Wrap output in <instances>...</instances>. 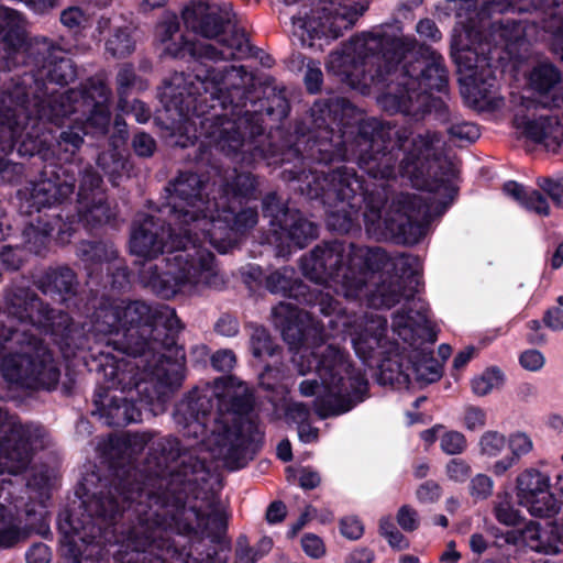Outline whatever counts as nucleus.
I'll list each match as a JSON object with an SVG mask.
<instances>
[{"label": "nucleus", "mask_w": 563, "mask_h": 563, "mask_svg": "<svg viewBox=\"0 0 563 563\" xmlns=\"http://www.w3.org/2000/svg\"><path fill=\"white\" fill-rule=\"evenodd\" d=\"M148 433L109 437L98 445L112 472L111 484L87 473L76 495L78 511L58 517L60 549L71 563L98 562L115 547L117 563H223L214 545L227 514L211 493L209 471L196 449L173 437L153 442L147 475L134 460Z\"/></svg>", "instance_id": "1"}, {"label": "nucleus", "mask_w": 563, "mask_h": 563, "mask_svg": "<svg viewBox=\"0 0 563 563\" xmlns=\"http://www.w3.org/2000/svg\"><path fill=\"white\" fill-rule=\"evenodd\" d=\"M297 140L282 163L284 180L297 181L301 195L336 208L347 231L363 212L366 230L386 229L404 244L418 243L434 213L453 200L454 167L443 158L439 132L412 139L376 118H361L343 99L316 101L309 117L296 126Z\"/></svg>", "instance_id": "2"}, {"label": "nucleus", "mask_w": 563, "mask_h": 563, "mask_svg": "<svg viewBox=\"0 0 563 563\" xmlns=\"http://www.w3.org/2000/svg\"><path fill=\"white\" fill-rule=\"evenodd\" d=\"M265 288L274 295L292 298L329 318L328 328L310 313L290 302H279L272 309L275 327L290 349L296 350L292 362L300 375L314 372L323 387L314 400L316 413L324 419L340 416L364 401L368 394L365 373L355 368L349 354L333 344L321 343L330 336L349 335L360 314L349 312L341 303L319 288H309L291 266L267 273Z\"/></svg>", "instance_id": "3"}, {"label": "nucleus", "mask_w": 563, "mask_h": 563, "mask_svg": "<svg viewBox=\"0 0 563 563\" xmlns=\"http://www.w3.org/2000/svg\"><path fill=\"white\" fill-rule=\"evenodd\" d=\"M7 323L0 324V360L3 378L30 389L53 390L60 369L41 334H49L65 358L76 351L92 350L95 344L112 347L121 340L123 327L120 299L101 298L89 321L80 327L65 312L56 311L29 288H13L5 294Z\"/></svg>", "instance_id": "4"}, {"label": "nucleus", "mask_w": 563, "mask_h": 563, "mask_svg": "<svg viewBox=\"0 0 563 563\" xmlns=\"http://www.w3.org/2000/svg\"><path fill=\"white\" fill-rule=\"evenodd\" d=\"M327 69L362 93L372 86L386 87L382 106L416 119L439 109L442 100L431 98L430 92H442L448 86L441 54L385 26L352 36L329 55Z\"/></svg>", "instance_id": "5"}, {"label": "nucleus", "mask_w": 563, "mask_h": 563, "mask_svg": "<svg viewBox=\"0 0 563 563\" xmlns=\"http://www.w3.org/2000/svg\"><path fill=\"white\" fill-rule=\"evenodd\" d=\"M198 82L209 92V99L220 107L221 112L202 121L208 136L229 153L244 148L243 161L252 165L271 156L266 150L263 114L276 121L287 117L289 102L285 88L273 77L261 82V98L256 93L255 77L244 66H200L197 69Z\"/></svg>", "instance_id": "6"}, {"label": "nucleus", "mask_w": 563, "mask_h": 563, "mask_svg": "<svg viewBox=\"0 0 563 563\" xmlns=\"http://www.w3.org/2000/svg\"><path fill=\"white\" fill-rule=\"evenodd\" d=\"M162 217L143 214L133 223L130 252L137 257L140 284L164 299L221 289L225 278L199 233Z\"/></svg>", "instance_id": "7"}, {"label": "nucleus", "mask_w": 563, "mask_h": 563, "mask_svg": "<svg viewBox=\"0 0 563 563\" xmlns=\"http://www.w3.org/2000/svg\"><path fill=\"white\" fill-rule=\"evenodd\" d=\"M34 70L12 78L0 92V117L3 112L27 111L36 109V118L55 123L84 108L90 110L89 123L96 132H104L110 125L111 90L104 80L90 77L79 89L64 92L51 91L47 82L66 86L75 80L77 70L74 62L47 37L35 38L26 49V60Z\"/></svg>", "instance_id": "8"}, {"label": "nucleus", "mask_w": 563, "mask_h": 563, "mask_svg": "<svg viewBox=\"0 0 563 563\" xmlns=\"http://www.w3.org/2000/svg\"><path fill=\"white\" fill-rule=\"evenodd\" d=\"M254 398L234 376L221 377L195 388L175 408L174 419L186 437L197 440L231 471L253 460L263 441L254 419Z\"/></svg>", "instance_id": "9"}, {"label": "nucleus", "mask_w": 563, "mask_h": 563, "mask_svg": "<svg viewBox=\"0 0 563 563\" xmlns=\"http://www.w3.org/2000/svg\"><path fill=\"white\" fill-rule=\"evenodd\" d=\"M416 317L399 311L391 321L388 335L386 318L364 313L351 329L349 336L355 354L368 366L376 365L389 383L409 380L431 384L442 376L441 363L432 356L437 330L431 323L424 300L412 301Z\"/></svg>", "instance_id": "10"}, {"label": "nucleus", "mask_w": 563, "mask_h": 563, "mask_svg": "<svg viewBox=\"0 0 563 563\" xmlns=\"http://www.w3.org/2000/svg\"><path fill=\"white\" fill-rule=\"evenodd\" d=\"M90 110L84 108L55 123L41 119L33 126L36 109L27 111L3 112L0 117V179L7 183L18 180L23 174V166L8 158L16 144L19 156L38 155L43 159L56 157L65 163H71L84 144L86 134L104 135L96 132L89 123Z\"/></svg>", "instance_id": "11"}, {"label": "nucleus", "mask_w": 563, "mask_h": 563, "mask_svg": "<svg viewBox=\"0 0 563 563\" xmlns=\"http://www.w3.org/2000/svg\"><path fill=\"white\" fill-rule=\"evenodd\" d=\"M123 332L119 345L121 358L110 356V352L100 350L106 356V375L110 376L112 385L123 383L119 375L131 374L134 369L144 367H166V362L173 360L177 352L185 356L177 338L183 329L174 308L167 305L151 306L142 300L120 299Z\"/></svg>", "instance_id": "12"}, {"label": "nucleus", "mask_w": 563, "mask_h": 563, "mask_svg": "<svg viewBox=\"0 0 563 563\" xmlns=\"http://www.w3.org/2000/svg\"><path fill=\"white\" fill-rule=\"evenodd\" d=\"M104 388L120 390L121 395H97L95 405L99 417L110 427H124L142 420L143 410L158 415L165 410V402L170 393L184 378V355L177 352L166 367H141L131 374L119 375L123 383L113 384L106 375V363H101Z\"/></svg>", "instance_id": "13"}, {"label": "nucleus", "mask_w": 563, "mask_h": 563, "mask_svg": "<svg viewBox=\"0 0 563 563\" xmlns=\"http://www.w3.org/2000/svg\"><path fill=\"white\" fill-rule=\"evenodd\" d=\"M155 43L161 56L173 59L190 58L196 62L192 74H175L166 84L163 97L170 98L172 104L180 110L183 115L190 112L203 113L209 99V92L198 82L197 69L200 66L216 67L207 62H217V58L241 55L245 46L241 37L234 46L218 52L216 45L196 41L189 33L180 27L176 15L162 20L155 27Z\"/></svg>", "instance_id": "14"}, {"label": "nucleus", "mask_w": 563, "mask_h": 563, "mask_svg": "<svg viewBox=\"0 0 563 563\" xmlns=\"http://www.w3.org/2000/svg\"><path fill=\"white\" fill-rule=\"evenodd\" d=\"M387 253L380 247H366L330 241L317 244L300 260L302 274L324 292L333 289L344 298L358 297L366 284L363 266L377 268L386 263Z\"/></svg>", "instance_id": "15"}, {"label": "nucleus", "mask_w": 563, "mask_h": 563, "mask_svg": "<svg viewBox=\"0 0 563 563\" xmlns=\"http://www.w3.org/2000/svg\"><path fill=\"white\" fill-rule=\"evenodd\" d=\"M258 186L256 176L236 170L231 181L221 185L219 198H213L216 217H211L210 222L213 230L205 235L209 239V245L218 252H229L239 236L258 223L257 207L250 205V201L257 199Z\"/></svg>", "instance_id": "16"}, {"label": "nucleus", "mask_w": 563, "mask_h": 563, "mask_svg": "<svg viewBox=\"0 0 563 563\" xmlns=\"http://www.w3.org/2000/svg\"><path fill=\"white\" fill-rule=\"evenodd\" d=\"M367 8V0H317L292 16V34L302 46L322 51L353 27Z\"/></svg>", "instance_id": "17"}, {"label": "nucleus", "mask_w": 563, "mask_h": 563, "mask_svg": "<svg viewBox=\"0 0 563 563\" xmlns=\"http://www.w3.org/2000/svg\"><path fill=\"white\" fill-rule=\"evenodd\" d=\"M366 274V284L358 297L365 298L367 305L372 308H391L401 299L408 302L400 311L408 312L416 317L412 301L419 300L413 297L412 284L418 285V275L422 269L421 261L418 256L411 254H398L394 257L387 255L386 263L377 268L363 266ZM420 300H422L420 298ZM399 312V310H398ZM397 311L393 314V317Z\"/></svg>", "instance_id": "18"}, {"label": "nucleus", "mask_w": 563, "mask_h": 563, "mask_svg": "<svg viewBox=\"0 0 563 563\" xmlns=\"http://www.w3.org/2000/svg\"><path fill=\"white\" fill-rule=\"evenodd\" d=\"M209 181L207 178L192 173L180 172L172 179L166 192L167 202L161 207L158 213L175 220L179 224V230L190 229V232H200V240L209 244V239L205 238L211 225V217H216L213 199H209Z\"/></svg>", "instance_id": "19"}, {"label": "nucleus", "mask_w": 563, "mask_h": 563, "mask_svg": "<svg viewBox=\"0 0 563 563\" xmlns=\"http://www.w3.org/2000/svg\"><path fill=\"white\" fill-rule=\"evenodd\" d=\"M454 30L451 55L456 64L461 92L478 102L484 100L495 85L490 60L495 59L488 41H483L477 23Z\"/></svg>", "instance_id": "20"}, {"label": "nucleus", "mask_w": 563, "mask_h": 563, "mask_svg": "<svg viewBox=\"0 0 563 563\" xmlns=\"http://www.w3.org/2000/svg\"><path fill=\"white\" fill-rule=\"evenodd\" d=\"M262 210L264 218L269 219L267 241L276 247L279 257L290 255L292 246L303 249L318 236L314 223L298 210L289 209L275 191L263 197Z\"/></svg>", "instance_id": "21"}, {"label": "nucleus", "mask_w": 563, "mask_h": 563, "mask_svg": "<svg viewBox=\"0 0 563 563\" xmlns=\"http://www.w3.org/2000/svg\"><path fill=\"white\" fill-rule=\"evenodd\" d=\"M181 18L188 30L202 37L216 40L219 45L216 46L218 52L234 46L239 37L243 40L245 52L236 56L217 58V62L243 59L249 56L251 51L249 38L244 30L238 25L236 15L230 4L187 7L181 12Z\"/></svg>", "instance_id": "22"}, {"label": "nucleus", "mask_w": 563, "mask_h": 563, "mask_svg": "<svg viewBox=\"0 0 563 563\" xmlns=\"http://www.w3.org/2000/svg\"><path fill=\"white\" fill-rule=\"evenodd\" d=\"M76 181L71 164L44 169L37 179L27 181L18 190L20 212L40 216L64 205L73 196Z\"/></svg>", "instance_id": "23"}, {"label": "nucleus", "mask_w": 563, "mask_h": 563, "mask_svg": "<svg viewBox=\"0 0 563 563\" xmlns=\"http://www.w3.org/2000/svg\"><path fill=\"white\" fill-rule=\"evenodd\" d=\"M79 173L76 214H67L66 222L74 219L76 223L95 228L110 222L115 213L109 205L102 189V178L91 165H87Z\"/></svg>", "instance_id": "24"}, {"label": "nucleus", "mask_w": 563, "mask_h": 563, "mask_svg": "<svg viewBox=\"0 0 563 563\" xmlns=\"http://www.w3.org/2000/svg\"><path fill=\"white\" fill-rule=\"evenodd\" d=\"M45 430L34 423H13L0 440V474L16 475L29 466L32 454L44 446Z\"/></svg>", "instance_id": "25"}, {"label": "nucleus", "mask_w": 563, "mask_h": 563, "mask_svg": "<svg viewBox=\"0 0 563 563\" xmlns=\"http://www.w3.org/2000/svg\"><path fill=\"white\" fill-rule=\"evenodd\" d=\"M550 476L537 468L522 471L516 479L518 504L533 517L551 518L559 514L562 503L550 492Z\"/></svg>", "instance_id": "26"}, {"label": "nucleus", "mask_w": 563, "mask_h": 563, "mask_svg": "<svg viewBox=\"0 0 563 563\" xmlns=\"http://www.w3.org/2000/svg\"><path fill=\"white\" fill-rule=\"evenodd\" d=\"M529 89L533 98H522L518 109L530 111L532 108H560L563 106V76L552 64L541 63L534 66L528 76Z\"/></svg>", "instance_id": "27"}, {"label": "nucleus", "mask_w": 563, "mask_h": 563, "mask_svg": "<svg viewBox=\"0 0 563 563\" xmlns=\"http://www.w3.org/2000/svg\"><path fill=\"white\" fill-rule=\"evenodd\" d=\"M250 345L254 357L261 360L265 357L273 358V363L267 364L260 374V385L266 390H272L284 397L286 394V386L283 384L285 366L279 362L282 350L273 342L268 331L261 325L252 328Z\"/></svg>", "instance_id": "28"}, {"label": "nucleus", "mask_w": 563, "mask_h": 563, "mask_svg": "<svg viewBox=\"0 0 563 563\" xmlns=\"http://www.w3.org/2000/svg\"><path fill=\"white\" fill-rule=\"evenodd\" d=\"M54 232L58 243H68L75 232L74 219L66 222L60 212L37 216L23 230L24 245L30 252L41 254Z\"/></svg>", "instance_id": "29"}, {"label": "nucleus", "mask_w": 563, "mask_h": 563, "mask_svg": "<svg viewBox=\"0 0 563 563\" xmlns=\"http://www.w3.org/2000/svg\"><path fill=\"white\" fill-rule=\"evenodd\" d=\"M526 109H517L515 128L530 141L542 144L548 151L563 152V120L556 115L531 119Z\"/></svg>", "instance_id": "30"}, {"label": "nucleus", "mask_w": 563, "mask_h": 563, "mask_svg": "<svg viewBox=\"0 0 563 563\" xmlns=\"http://www.w3.org/2000/svg\"><path fill=\"white\" fill-rule=\"evenodd\" d=\"M15 484L11 479H0V547L10 548L24 540L29 532L22 526L20 510L23 497H14Z\"/></svg>", "instance_id": "31"}, {"label": "nucleus", "mask_w": 563, "mask_h": 563, "mask_svg": "<svg viewBox=\"0 0 563 563\" xmlns=\"http://www.w3.org/2000/svg\"><path fill=\"white\" fill-rule=\"evenodd\" d=\"M25 19L16 10L0 5V71L15 66L24 45Z\"/></svg>", "instance_id": "32"}, {"label": "nucleus", "mask_w": 563, "mask_h": 563, "mask_svg": "<svg viewBox=\"0 0 563 563\" xmlns=\"http://www.w3.org/2000/svg\"><path fill=\"white\" fill-rule=\"evenodd\" d=\"M34 284L44 295L57 296L67 307H70L69 301H74V307L80 310L77 303L79 284L75 272L70 267H49L36 277Z\"/></svg>", "instance_id": "33"}, {"label": "nucleus", "mask_w": 563, "mask_h": 563, "mask_svg": "<svg viewBox=\"0 0 563 563\" xmlns=\"http://www.w3.org/2000/svg\"><path fill=\"white\" fill-rule=\"evenodd\" d=\"M76 253L89 278H101L104 271L111 269V263L119 254L115 245L109 241H81Z\"/></svg>", "instance_id": "34"}, {"label": "nucleus", "mask_w": 563, "mask_h": 563, "mask_svg": "<svg viewBox=\"0 0 563 563\" xmlns=\"http://www.w3.org/2000/svg\"><path fill=\"white\" fill-rule=\"evenodd\" d=\"M165 99H166V108H167V110L168 111H172V110L176 111L178 113V117H179L178 118L179 122L195 128V133L192 135L194 140H200L201 139V145L202 146L214 147L216 150L222 152L227 156H232L233 158L239 159V162H241L242 164H245V162L243 161V155H244V153H246L245 152L246 151L245 147L241 148V150H238L236 152H232V153L223 151V150H221L217 145V142L214 140H212L211 137L208 136L207 129H203V126H202V121H205L209 117H213L216 111L218 113L221 112L220 107H217V108L213 107L216 102H213L211 99H208L207 106L205 108L206 111L203 113L200 114L198 112L196 113V112L192 111L188 115H183L180 113V110L178 108H176L174 104H172L170 98H165ZM188 140H191V136H188Z\"/></svg>", "instance_id": "35"}, {"label": "nucleus", "mask_w": 563, "mask_h": 563, "mask_svg": "<svg viewBox=\"0 0 563 563\" xmlns=\"http://www.w3.org/2000/svg\"><path fill=\"white\" fill-rule=\"evenodd\" d=\"M435 111L438 119L449 124L446 133L451 142L462 145L464 143H473L479 137L478 126L472 122L452 117L443 101H439V109Z\"/></svg>", "instance_id": "36"}, {"label": "nucleus", "mask_w": 563, "mask_h": 563, "mask_svg": "<svg viewBox=\"0 0 563 563\" xmlns=\"http://www.w3.org/2000/svg\"><path fill=\"white\" fill-rule=\"evenodd\" d=\"M503 191L511 197L526 210L547 217L550 214V206L547 198L538 190L526 189L517 181L509 180L504 184Z\"/></svg>", "instance_id": "37"}, {"label": "nucleus", "mask_w": 563, "mask_h": 563, "mask_svg": "<svg viewBox=\"0 0 563 563\" xmlns=\"http://www.w3.org/2000/svg\"><path fill=\"white\" fill-rule=\"evenodd\" d=\"M490 35L495 42L492 46L496 58H500L497 53L498 46L508 49L510 45L518 43L525 36V27L521 22L510 19H504L492 24Z\"/></svg>", "instance_id": "38"}, {"label": "nucleus", "mask_w": 563, "mask_h": 563, "mask_svg": "<svg viewBox=\"0 0 563 563\" xmlns=\"http://www.w3.org/2000/svg\"><path fill=\"white\" fill-rule=\"evenodd\" d=\"M273 541L263 537L255 547H251L247 538L241 536L236 540L235 558L239 563H256L272 550Z\"/></svg>", "instance_id": "39"}, {"label": "nucleus", "mask_w": 563, "mask_h": 563, "mask_svg": "<svg viewBox=\"0 0 563 563\" xmlns=\"http://www.w3.org/2000/svg\"><path fill=\"white\" fill-rule=\"evenodd\" d=\"M135 48L130 26H119L106 42V49L113 57L122 58L130 55Z\"/></svg>", "instance_id": "40"}, {"label": "nucleus", "mask_w": 563, "mask_h": 563, "mask_svg": "<svg viewBox=\"0 0 563 563\" xmlns=\"http://www.w3.org/2000/svg\"><path fill=\"white\" fill-rule=\"evenodd\" d=\"M96 163L109 177L112 184H117V179L128 167V161L115 147L101 152L98 155Z\"/></svg>", "instance_id": "41"}, {"label": "nucleus", "mask_w": 563, "mask_h": 563, "mask_svg": "<svg viewBox=\"0 0 563 563\" xmlns=\"http://www.w3.org/2000/svg\"><path fill=\"white\" fill-rule=\"evenodd\" d=\"M505 382L504 373L497 367H489L478 376H475L472 382V390L475 395L484 397L495 389H499Z\"/></svg>", "instance_id": "42"}, {"label": "nucleus", "mask_w": 563, "mask_h": 563, "mask_svg": "<svg viewBox=\"0 0 563 563\" xmlns=\"http://www.w3.org/2000/svg\"><path fill=\"white\" fill-rule=\"evenodd\" d=\"M496 520L505 526H516L521 521L520 511L514 506L508 494L498 495L494 506Z\"/></svg>", "instance_id": "43"}, {"label": "nucleus", "mask_w": 563, "mask_h": 563, "mask_svg": "<svg viewBox=\"0 0 563 563\" xmlns=\"http://www.w3.org/2000/svg\"><path fill=\"white\" fill-rule=\"evenodd\" d=\"M507 445V438L496 430L485 431L479 438L478 446L482 455L496 457L501 454Z\"/></svg>", "instance_id": "44"}, {"label": "nucleus", "mask_w": 563, "mask_h": 563, "mask_svg": "<svg viewBox=\"0 0 563 563\" xmlns=\"http://www.w3.org/2000/svg\"><path fill=\"white\" fill-rule=\"evenodd\" d=\"M136 76L131 65H124L117 75L118 109L121 112L128 111V91L134 86Z\"/></svg>", "instance_id": "45"}, {"label": "nucleus", "mask_w": 563, "mask_h": 563, "mask_svg": "<svg viewBox=\"0 0 563 563\" xmlns=\"http://www.w3.org/2000/svg\"><path fill=\"white\" fill-rule=\"evenodd\" d=\"M89 20L88 14L79 7H69L60 12L59 21L70 32H79Z\"/></svg>", "instance_id": "46"}, {"label": "nucleus", "mask_w": 563, "mask_h": 563, "mask_svg": "<svg viewBox=\"0 0 563 563\" xmlns=\"http://www.w3.org/2000/svg\"><path fill=\"white\" fill-rule=\"evenodd\" d=\"M466 438L459 431H445L440 437V448L445 454H461L466 450Z\"/></svg>", "instance_id": "47"}, {"label": "nucleus", "mask_w": 563, "mask_h": 563, "mask_svg": "<svg viewBox=\"0 0 563 563\" xmlns=\"http://www.w3.org/2000/svg\"><path fill=\"white\" fill-rule=\"evenodd\" d=\"M113 289L122 290L130 284V273L124 261L118 255L117 260L111 263V269L104 271Z\"/></svg>", "instance_id": "48"}, {"label": "nucleus", "mask_w": 563, "mask_h": 563, "mask_svg": "<svg viewBox=\"0 0 563 563\" xmlns=\"http://www.w3.org/2000/svg\"><path fill=\"white\" fill-rule=\"evenodd\" d=\"M493 488L494 482L486 474H476L470 482V494L475 499H487L492 495Z\"/></svg>", "instance_id": "49"}, {"label": "nucleus", "mask_w": 563, "mask_h": 563, "mask_svg": "<svg viewBox=\"0 0 563 563\" xmlns=\"http://www.w3.org/2000/svg\"><path fill=\"white\" fill-rule=\"evenodd\" d=\"M445 473L449 479L455 483H464L470 478L472 467L463 459H452L445 466Z\"/></svg>", "instance_id": "50"}, {"label": "nucleus", "mask_w": 563, "mask_h": 563, "mask_svg": "<svg viewBox=\"0 0 563 563\" xmlns=\"http://www.w3.org/2000/svg\"><path fill=\"white\" fill-rule=\"evenodd\" d=\"M507 444L511 450V456L516 457L517 461L526 454H528L532 448L533 443L530 437L525 432H515L507 440Z\"/></svg>", "instance_id": "51"}, {"label": "nucleus", "mask_w": 563, "mask_h": 563, "mask_svg": "<svg viewBox=\"0 0 563 563\" xmlns=\"http://www.w3.org/2000/svg\"><path fill=\"white\" fill-rule=\"evenodd\" d=\"M538 185L556 207L563 209V177L559 179L542 178L538 180Z\"/></svg>", "instance_id": "52"}, {"label": "nucleus", "mask_w": 563, "mask_h": 563, "mask_svg": "<svg viewBox=\"0 0 563 563\" xmlns=\"http://www.w3.org/2000/svg\"><path fill=\"white\" fill-rule=\"evenodd\" d=\"M132 147L140 157H151L156 150L155 140L145 132H139L133 136Z\"/></svg>", "instance_id": "53"}, {"label": "nucleus", "mask_w": 563, "mask_h": 563, "mask_svg": "<svg viewBox=\"0 0 563 563\" xmlns=\"http://www.w3.org/2000/svg\"><path fill=\"white\" fill-rule=\"evenodd\" d=\"M519 363L529 372H539L545 364V357L539 350L529 349L520 354Z\"/></svg>", "instance_id": "54"}, {"label": "nucleus", "mask_w": 563, "mask_h": 563, "mask_svg": "<svg viewBox=\"0 0 563 563\" xmlns=\"http://www.w3.org/2000/svg\"><path fill=\"white\" fill-rule=\"evenodd\" d=\"M464 427L470 431L479 430L486 424V411L479 407L468 406L465 408Z\"/></svg>", "instance_id": "55"}, {"label": "nucleus", "mask_w": 563, "mask_h": 563, "mask_svg": "<svg viewBox=\"0 0 563 563\" xmlns=\"http://www.w3.org/2000/svg\"><path fill=\"white\" fill-rule=\"evenodd\" d=\"M310 417V410L307 405L302 402H290L286 406L285 418L288 423H296L297 427L307 422Z\"/></svg>", "instance_id": "56"}, {"label": "nucleus", "mask_w": 563, "mask_h": 563, "mask_svg": "<svg viewBox=\"0 0 563 563\" xmlns=\"http://www.w3.org/2000/svg\"><path fill=\"white\" fill-rule=\"evenodd\" d=\"M555 533L554 529L551 530H544L541 531V538H538V542L540 543V548H532V551L543 553L547 555H554L560 553V545L561 544L558 540H555Z\"/></svg>", "instance_id": "57"}, {"label": "nucleus", "mask_w": 563, "mask_h": 563, "mask_svg": "<svg viewBox=\"0 0 563 563\" xmlns=\"http://www.w3.org/2000/svg\"><path fill=\"white\" fill-rule=\"evenodd\" d=\"M441 494L442 489L434 481H427L422 483L416 492L418 500L423 504L435 503L441 497Z\"/></svg>", "instance_id": "58"}, {"label": "nucleus", "mask_w": 563, "mask_h": 563, "mask_svg": "<svg viewBox=\"0 0 563 563\" xmlns=\"http://www.w3.org/2000/svg\"><path fill=\"white\" fill-rule=\"evenodd\" d=\"M235 363L236 357L231 350H220L211 356L212 367L219 372H230Z\"/></svg>", "instance_id": "59"}, {"label": "nucleus", "mask_w": 563, "mask_h": 563, "mask_svg": "<svg viewBox=\"0 0 563 563\" xmlns=\"http://www.w3.org/2000/svg\"><path fill=\"white\" fill-rule=\"evenodd\" d=\"M397 522L405 531H413L419 527V517L415 509L402 506L398 510Z\"/></svg>", "instance_id": "60"}, {"label": "nucleus", "mask_w": 563, "mask_h": 563, "mask_svg": "<svg viewBox=\"0 0 563 563\" xmlns=\"http://www.w3.org/2000/svg\"><path fill=\"white\" fill-rule=\"evenodd\" d=\"M341 533L351 540H357L362 537L364 528L362 522L355 517H346L341 520Z\"/></svg>", "instance_id": "61"}, {"label": "nucleus", "mask_w": 563, "mask_h": 563, "mask_svg": "<svg viewBox=\"0 0 563 563\" xmlns=\"http://www.w3.org/2000/svg\"><path fill=\"white\" fill-rule=\"evenodd\" d=\"M542 528L539 523L534 521H530L526 525V527L521 531V540L526 547L530 550L532 548H540V543L538 542V538H541Z\"/></svg>", "instance_id": "62"}, {"label": "nucleus", "mask_w": 563, "mask_h": 563, "mask_svg": "<svg viewBox=\"0 0 563 563\" xmlns=\"http://www.w3.org/2000/svg\"><path fill=\"white\" fill-rule=\"evenodd\" d=\"M27 563H48L52 558L51 549L44 543L33 544L25 554Z\"/></svg>", "instance_id": "63"}, {"label": "nucleus", "mask_w": 563, "mask_h": 563, "mask_svg": "<svg viewBox=\"0 0 563 563\" xmlns=\"http://www.w3.org/2000/svg\"><path fill=\"white\" fill-rule=\"evenodd\" d=\"M302 549L305 553L311 558H320L324 553V547L322 540L314 534H306L301 540Z\"/></svg>", "instance_id": "64"}]
</instances>
